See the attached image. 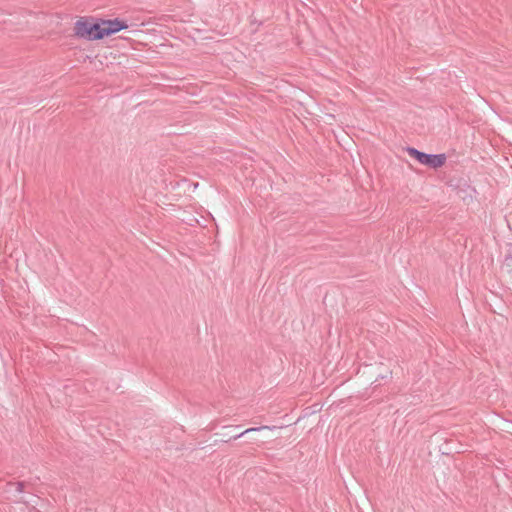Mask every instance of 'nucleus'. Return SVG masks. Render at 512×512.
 Returning a JSON list of instances; mask_svg holds the SVG:
<instances>
[{
	"label": "nucleus",
	"mask_w": 512,
	"mask_h": 512,
	"mask_svg": "<svg viewBox=\"0 0 512 512\" xmlns=\"http://www.w3.org/2000/svg\"><path fill=\"white\" fill-rule=\"evenodd\" d=\"M103 28L106 36L115 34L121 30L127 29L128 24L126 21L119 18L103 20Z\"/></svg>",
	"instance_id": "nucleus-3"
},
{
	"label": "nucleus",
	"mask_w": 512,
	"mask_h": 512,
	"mask_svg": "<svg viewBox=\"0 0 512 512\" xmlns=\"http://www.w3.org/2000/svg\"><path fill=\"white\" fill-rule=\"evenodd\" d=\"M408 154L417 160L420 164L426 165L430 168L437 169L445 164V154H428L414 147L407 148Z\"/></svg>",
	"instance_id": "nucleus-1"
},
{
	"label": "nucleus",
	"mask_w": 512,
	"mask_h": 512,
	"mask_svg": "<svg viewBox=\"0 0 512 512\" xmlns=\"http://www.w3.org/2000/svg\"><path fill=\"white\" fill-rule=\"evenodd\" d=\"M276 427L275 426H267V425H263V426H259V427H252V428H248L244 431H242L241 433L237 434V435H234L232 436L230 439H233V440H236L248 433H251V432H258V431H262V430H274Z\"/></svg>",
	"instance_id": "nucleus-5"
},
{
	"label": "nucleus",
	"mask_w": 512,
	"mask_h": 512,
	"mask_svg": "<svg viewBox=\"0 0 512 512\" xmlns=\"http://www.w3.org/2000/svg\"><path fill=\"white\" fill-rule=\"evenodd\" d=\"M91 27L88 18L81 17L74 25V34L78 38L91 41Z\"/></svg>",
	"instance_id": "nucleus-2"
},
{
	"label": "nucleus",
	"mask_w": 512,
	"mask_h": 512,
	"mask_svg": "<svg viewBox=\"0 0 512 512\" xmlns=\"http://www.w3.org/2000/svg\"><path fill=\"white\" fill-rule=\"evenodd\" d=\"M91 41L92 40H100L106 37V33L103 28V19H99L97 22L91 23Z\"/></svg>",
	"instance_id": "nucleus-4"
},
{
	"label": "nucleus",
	"mask_w": 512,
	"mask_h": 512,
	"mask_svg": "<svg viewBox=\"0 0 512 512\" xmlns=\"http://www.w3.org/2000/svg\"><path fill=\"white\" fill-rule=\"evenodd\" d=\"M11 487H13L17 492L23 491V483L22 482H8Z\"/></svg>",
	"instance_id": "nucleus-6"
}]
</instances>
